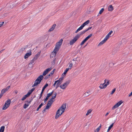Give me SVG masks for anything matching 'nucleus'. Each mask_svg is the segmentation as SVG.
I'll return each mask as SVG.
<instances>
[{
    "label": "nucleus",
    "mask_w": 132,
    "mask_h": 132,
    "mask_svg": "<svg viewBox=\"0 0 132 132\" xmlns=\"http://www.w3.org/2000/svg\"><path fill=\"white\" fill-rule=\"evenodd\" d=\"M11 103V100L10 99H9L6 101L4 104L3 105L2 109L5 110L6 109L8 108L10 104Z\"/></svg>",
    "instance_id": "nucleus-1"
},
{
    "label": "nucleus",
    "mask_w": 132,
    "mask_h": 132,
    "mask_svg": "<svg viewBox=\"0 0 132 132\" xmlns=\"http://www.w3.org/2000/svg\"><path fill=\"white\" fill-rule=\"evenodd\" d=\"M43 76L42 75H40L36 80L35 81V82L38 85L40 84L42 80L43 79Z\"/></svg>",
    "instance_id": "nucleus-2"
},
{
    "label": "nucleus",
    "mask_w": 132,
    "mask_h": 132,
    "mask_svg": "<svg viewBox=\"0 0 132 132\" xmlns=\"http://www.w3.org/2000/svg\"><path fill=\"white\" fill-rule=\"evenodd\" d=\"M123 102L122 100H120L114 105L112 108V110H114L119 106Z\"/></svg>",
    "instance_id": "nucleus-3"
},
{
    "label": "nucleus",
    "mask_w": 132,
    "mask_h": 132,
    "mask_svg": "<svg viewBox=\"0 0 132 132\" xmlns=\"http://www.w3.org/2000/svg\"><path fill=\"white\" fill-rule=\"evenodd\" d=\"M79 38V37L77 36V35H76L71 41H70V45H73L77 40Z\"/></svg>",
    "instance_id": "nucleus-4"
},
{
    "label": "nucleus",
    "mask_w": 132,
    "mask_h": 132,
    "mask_svg": "<svg viewBox=\"0 0 132 132\" xmlns=\"http://www.w3.org/2000/svg\"><path fill=\"white\" fill-rule=\"evenodd\" d=\"M52 69V68L51 67L50 68H48L46 69L45 71L43 72L42 76H44L46 75L49 71H51V70Z\"/></svg>",
    "instance_id": "nucleus-5"
},
{
    "label": "nucleus",
    "mask_w": 132,
    "mask_h": 132,
    "mask_svg": "<svg viewBox=\"0 0 132 132\" xmlns=\"http://www.w3.org/2000/svg\"><path fill=\"white\" fill-rule=\"evenodd\" d=\"M31 50H30L29 52L26 53L24 56V58L25 59H27L31 55Z\"/></svg>",
    "instance_id": "nucleus-6"
},
{
    "label": "nucleus",
    "mask_w": 132,
    "mask_h": 132,
    "mask_svg": "<svg viewBox=\"0 0 132 132\" xmlns=\"http://www.w3.org/2000/svg\"><path fill=\"white\" fill-rule=\"evenodd\" d=\"M61 110V109L60 108H59L57 110L55 116V119H57L61 115V114H60V112Z\"/></svg>",
    "instance_id": "nucleus-7"
},
{
    "label": "nucleus",
    "mask_w": 132,
    "mask_h": 132,
    "mask_svg": "<svg viewBox=\"0 0 132 132\" xmlns=\"http://www.w3.org/2000/svg\"><path fill=\"white\" fill-rule=\"evenodd\" d=\"M87 31L86 29H85V30L83 31H82L80 33H79L77 35V36L79 37V38L80 37L81 35H82L83 34H84Z\"/></svg>",
    "instance_id": "nucleus-8"
},
{
    "label": "nucleus",
    "mask_w": 132,
    "mask_h": 132,
    "mask_svg": "<svg viewBox=\"0 0 132 132\" xmlns=\"http://www.w3.org/2000/svg\"><path fill=\"white\" fill-rule=\"evenodd\" d=\"M63 40L62 39H61L59 42L56 43V45H57V46H59V47H60L61 46Z\"/></svg>",
    "instance_id": "nucleus-9"
},
{
    "label": "nucleus",
    "mask_w": 132,
    "mask_h": 132,
    "mask_svg": "<svg viewBox=\"0 0 132 132\" xmlns=\"http://www.w3.org/2000/svg\"><path fill=\"white\" fill-rule=\"evenodd\" d=\"M48 84L46 83L43 87L42 88V90L41 92V93L42 94H43V92L46 89V88L48 86Z\"/></svg>",
    "instance_id": "nucleus-10"
},
{
    "label": "nucleus",
    "mask_w": 132,
    "mask_h": 132,
    "mask_svg": "<svg viewBox=\"0 0 132 132\" xmlns=\"http://www.w3.org/2000/svg\"><path fill=\"white\" fill-rule=\"evenodd\" d=\"M41 53V51H40L39 52H38L37 54H36L34 57V58L35 59V60H36L39 57L40 54Z\"/></svg>",
    "instance_id": "nucleus-11"
},
{
    "label": "nucleus",
    "mask_w": 132,
    "mask_h": 132,
    "mask_svg": "<svg viewBox=\"0 0 132 132\" xmlns=\"http://www.w3.org/2000/svg\"><path fill=\"white\" fill-rule=\"evenodd\" d=\"M90 92L89 90H87V91H86V92L83 95L84 96V97H86L89 96V95L90 94H88L89 93H90Z\"/></svg>",
    "instance_id": "nucleus-12"
},
{
    "label": "nucleus",
    "mask_w": 132,
    "mask_h": 132,
    "mask_svg": "<svg viewBox=\"0 0 132 132\" xmlns=\"http://www.w3.org/2000/svg\"><path fill=\"white\" fill-rule=\"evenodd\" d=\"M105 86V85L104 83L102 84H101L99 86V87L101 89L105 88L106 87Z\"/></svg>",
    "instance_id": "nucleus-13"
},
{
    "label": "nucleus",
    "mask_w": 132,
    "mask_h": 132,
    "mask_svg": "<svg viewBox=\"0 0 132 132\" xmlns=\"http://www.w3.org/2000/svg\"><path fill=\"white\" fill-rule=\"evenodd\" d=\"M66 104H64L62 105L59 108L61 109V110H65L66 109Z\"/></svg>",
    "instance_id": "nucleus-14"
},
{
    "label": "nucleus",
    "mask_w": 132,
    "mask_h": 132,
    "mask_svg": "<svg viewBox=\"0 0 132 132\" xmlns=\"http://www.w3.org/2000/svg\"><path fill=\"white\" fill-rule=\"evenodd\" d=\"M56 26L55 24H54L52 26L51 28H50L48 30L49 32H50L52 31L55 28V27Z\"/></svg>",
    "instance_id": "nucleus-15"
},
{
    "label": "nucleus",
    "mask_w": 132,
    "mask_h": 132,
    "mask_svg": "<svg viewBox=\"0 0 132 132\" xmlns=\"http://www.w3.org/2000/svg\"><path fill=\"white\" fill-rule=\"evenodd\" d=\"M113 10V7L112 5H110L108 7V10L112 11Z\"/></svg>",
    "instance_id": "nucleus-16"
},
{
    "label": "nucleus",
    "mask_w": 132,
    "mask_h": 132,
    "mask_svg": "<svg viewBox=\"0 0 132 132\" xmlns=\"http://www.w3.org/2000/svg\"><path fill=\"white\" fill-rule=\"evenodd\" d=\"M63 78L64 77H61L59 78L58 80H56L55 81H56L57 82H59L60 83H62V80H63Z\"/></svg>",
    "instance_id": "nucleus-17"
},
{
    "label": "nucleus",
    "mask_w": 132,
    "mask_h": 132,
    "mask_svg": "<svg viewBox=\"0 0 132 132\" xmlns=\"http://www.w3.org/2000/svg\"><path fill=\"white\" fill-rule=\"evenodd\" d=\"M60 48V47H59V46H57V45H56L55 48L53 50L54 51L57 52L58 51H59Z\"/></svg>",
    "instance_id": "nucleus-18"
},
{
    "label": "nucleus",
    "mask_w": 132,
    "mask_h": 132,
    "mask_svg": "<svg viewBox=\"0 0 132 132\" xmlns=\"http://www.w3.org/2000/svg\"><path fill=\"white\" fill-rule=\"evenodd\" d=\"M70 69L71 68H67L64 71V72L62 74V75L65 76L68 71L69 70V69Z\"/></svg>",
    "instance_id": "nucleus-19"
},
{
    "label": "nucleus",
    "mask_w": 132,
    "mask_h": 132,
    "mask_svg": "<svg viewBox=\"0 0 132 132\" xmlns=\"http://www.w3.org/2000/svg\"><path fill=\"white\" fill-rule=\"evenodd\" d=\"M54 101V100H52V99H50L48 101L47 104L51 105Z\"/></svg>",
    "instance_id": "nucleus-20"
},
{
    "label": "nucleus",
    "mask_w": 132,
    "mask_h": 132,
    "mask_svg": "<svg viewBox=\"0 0 132 132\" xmlns=\"http://www.w3.org/2000/svg\"><path fill=\"white\" fill-rule=\"evenodd\" d=\"M106 42V41H105V40L104 39L103 40L100 42V43L97 46H99L103 45V44L105 43Z\"/></svg>",
    "instance_id": "nucleus-21"
},
{
    "label": "nucleus",
    "mask_w": 132,
    "mask_h": 132,
    "mask_svg": "<svg viewBox=\"0 0 132 132\" xmlns=\"http://www.w3.org/2000/svg\"><path fill=\"white\" fill-rule=\"evenodd\" d=\"M71 80H70L67 81L65 83H64V84L65 85L66 87L68 85L69 83L70 82Z\"/></svg>",
    "instance_id": "nucleus-22"
},
{
    "label": "nucleus",
    "mask_w": 132,
    "mask_h": 132,
    "mask_svg": "<svg viewBox=\"0 0 132 132\" xmlns=\"http://www.w3.org/2000/svg\"><path fill=\"white\" fill-rule=\"evenodd\" d=\"M114 123H112L109 127L107 132H108L113 126Z\"/></svg>",
    "instance_id": "nucleus-23"
},
{
    "label": "nucleus",
    "mask_w": 132,
    "mask_h": 132,
    "mask_svg": "<svg viewBox=\"0 0 132 132\" xmlns=\"http://www.w3.org/2000/svg\"><path fill=\"white\" fill-rule=\"evenodd\" d=\"M35 60L33 58L32 60H31L30 63L29 64V65H31V64H32V65L31 66V67H32V65H33L32 64L33 63H34V61H35Z\"/></svg>",
    "instance_id": "nucleus-24"
},
{
    "label": "nucleus",
    "mask_w": 132,
    "mask_h": 132,
    "mask_svg": "<svg viewBox=\"0 0 132 132\" xmlns=\"http://www.w3.org/2000/svg\"><path fill=\"white\" fill-rule=\"evenodd\" d=\"M60 87L61 89H65L67 87L66 86H65L64 84L62 85H60Z\"/></svg>",
    "instance_id": "nucleus-25"
},
{
    "label": "nucleus",
    "mask_w": 132,
    "mask_h": 132,
    "mask_svg": "<svg viewBox=\"0 0 132 132\" xmlns=\"http://www.w3.org/2000/svg\"><path fill=\"white\" fill-rule=\"evenodd\" d=\"M5 127L4 126H2L1 127L0 129V132H4V130Z\"/></svg>",
    "instance_id": "nucleus-26"
},
{
    "label": "nucleus",
    "mask_w": 132,
    "mask_h": 132,
    "mask_svg": "<svg viewBox=\"0 0 132 132\" xmlns=\"http://www.w3.org/2000/svg\"><path fill=\"white\" fill-rule=\"evenodd\" d=\"M87 41V40L85 38L81 43L80 44V45L82 46L84 45V44Z\"/></svg>",
    "instance_id": "nucleus-27"
},
{
    "label": "nucleus",
    "mask_w": 132,
    "mask_h": 132,
    "mask_svg": "<svg viewBox=\"0 0 132 132\" xmlns=\"http://www.w3.org/2000/svg\"><path fill=\"white\" fill-rule=\"evenodd\" d=\"M89 20H88L82 24H84L85 26L86 25L88 24L89 23Z\"/></svg>",
    "instance_id": "nucleus-28"
},
{
    "label": "nucleus",
    "mask_w": 132,
    "mask_h": 132,
    "mask_svg": "<svg viewBox=\"0 0 132 132\" xmlns=\"http://www.w3.org/2000/svg\"><path fill=\"white\" fill-rule=\"evenodd\" d=\"M93 35V34H91L89 35H88L85 38L87 40L90 37L92 36Z\"/></svg>",
    "instance_id": "nucleus-29"
},
{
    "label": "nucleus",
    "mask_w": 132,
    "mask_h": 132,
    "mask_svg": "<svg viewBox=\"0 0 132 132\" xmlns=\"http://www.w3.org/2000/svg\"><path fill=\"white\" fill-rule=\"evenodd\" d=\"M28 97L27 95L26 94L21 99V100L22 101H23L26 98Z\"/></svg>",
    "instance_id": "nucleus-30"
},
{
    "label": "nucleus",
    "mask_w": 132,
    "mask_h": 132,
    "mask_svg": "<svg viewBox=\"0 0 132 132\" xmlns=\"http://www.w3.org/2000/svg\"><path fill=\"white\" fill-rule=\"evenodd\" d=\"M92 111V109H90L88 110L87 111V113L86 114V116L88 115L89 113H91V112Z\"/></svg>",
    "instance_id": "nucleus-31"
},
{
    "label": "nucleus",
    "mask_w": 132,
    "mask_h": 132,
    "mask_svg": "<svg viewBox=\"0 0 132 132\" xmlns=\"http://www.w3.org/2000/svg\"><path fill=\"white\" fill-rule=\"evenodd\" d=\"M104 8H102V9H101L99 13L98 14L97 16H98V15L99 14H102V13L104 11Z\"/></svg>",
    "instance_id": "nucleus-32"
},
{
    "label": "nucleus",
    "mask_w": 132,
    "mask_h": 132,
    "mask_svg": "<svg viewBox=\"0 0 132 132\" xmlns=\"http://www.w3.org/2000/svg\"><path fill=\"white\" fill-rule=\"evenodd\" d=\"M101 127V125L98 127L96 130H95V132H98L100 130V129Z\"/></svg>",
    "instance_id": "nucleus-33"
},
{
    "label": "nucleus",
    "mask_w": 132,
    "mask_h": 132,
    "mask_svg": "<svg viewBox=\"0 0 132 132\" xmlns=\"http://www.w3.org/2000/svg\"><path fill=\"white\" fill-rule=\"evenodd\" d=\"M61 84V83L59 82H57L56 83L55 89H56L59 87H60V85Z\"/></svg>",
    "instance_id": "nucleus-34"
},
{
    "label": "nucleus",
    "mask_w": 132,
    "mask_h": 132,
    "mask_svg": "<svg viewBox=\"0 0 132 132\" xmlns=\"http://www.w3.org/2000/svg\"><path fill=\"white\" fill-rule=\"evenodd\" d=\"M32 93V92L30 90L28 92L26 95L28 97H29Z\"/></svg>",
    "instance_id": "nucleus-35"
},
{
    "label": "nucleus",
    "mask_w": 132,
    "mask_h": 132,
    "mask_svg": "<svg viewBox=\"0 0 132 132\" xmlns=\"http://www.w3.org/2000/svg\"><path fill=\"white\" fill-rule=\"evenodd\" d=\"M29 106L28 104H27V103L26 104V103H25L24 104L23 108L24 109H26L28 106Z\"/></svg>",
    "instance_id": "nucleus-36"
},
{
    "label": "nucleus",
    "mask_w": 132,
    "mask_h": 132,
    "mask_svg": "<svg viewBox=\"0 0 132 132\" xmlns=\"http://www.w3.org/2000/svg\"><path fill=\"white\" fill-rule=\"evenodd\" d=\"M85 26L84 25V24H82L78 28L79 29L80 31V30H82L84 27Z\"/></svg>",
    "instance_id": "nucleus-37"
},
{
    "label": "nucleus",
    "mask_w": 132,
    "mask_h": 132,
    "mask_svg": "<svg viewBox=\"0 0 132 132\" xmlns=\"http://www.w3.org/2000/svg\"><path fill=\"white\" fill-rule=\"evenodd\" d=\"M85 26L84 25V24H82L78 28L79 29L80 31V30H82L84 27Z\"/></svg>",
    "instance_id": "nucleus-38"
},
{
    "label": "nucleus",
    "mask_w": 132,
    "mask_h": 132,
    "mask_svg": "<svg viewBox=\"0 0 132 132\" xmlns=\"http://www.w3.org/2000/svg\"><path fill=\"white\" fill-rule=\"evenodd\" d=\"M85 26L84 25V24H82L78 28L79 29L80 31V30H82L84 27Z\"/></svg>",
    "instance_id": "nucleus-39"
},
{
    "label": "nucleus",
    "mask_w": 132,
    "mask_h": 132,
    "mask_svg": "<svg viewBox=\"0 0 132 132\" xmlns=\"http://www.w3.org/2000/svg\"><path fill=\"white\" fill-rule=\"evenodd\" d=\"M54 92V90H53L52 92H51L48 93V94H47V95L49 97H50L53 94V93Z\"/></svg>",
    "instance_id": "nucleus-40"
},
{
    "label": "nucleus",
    "mask_w": 132,
    "mask_h": 132,
    "mask_svg": "<svg viewBox=\"0 0 132 132\" xmlns=\"http://www.w3.org/2000/svg\"><path fill=\"white\" fill-rule=\"evenodd\" d=\"M51 105H49V104H47L45 108L47 109H48L51 107Z\"/></svg>",
    "instance_id": "nucleus-41"
},
{
    "label": "nucleus",
    "mask_w": 132,
    "mask_h": 132,
    "mask_svg": "<svg viewBox=\"0 0 132 132\" xmlns=\"http://www.w3.org/2000/svg\"><path fill=\"white\" fill-rule=\"evenodd\" d=\"M110 37L109 36L107 35L105 38H104V39L105 40V41H106L109 38V37Z\"/></svg>",
    "instance_id": "nucleus-42"
},
{
    "label": "nucleus",
    "mask_w": 132,
    "mask_h": 132,
    "mask_svg": "<svg viewBox=\"0 0 132 132\" xmlns=\"http://www.w3.org/2000/svg\"><path fill=\"white\" fill-rule=\"evenodd\" d=\"M69 63L70 64V65L69 67L68 68H71L70 69H71V67L72 66L73 64H72L71 61Z\"/></svg>",
    "instance_id": "nucleus-43"
},
{
    "label": "nucleus",
    "mask_w": 132,
    "mask_h": 132,
    "mask_svg": "<svg viewBox=\"0 0 132 132\" xmlns=\"http://www.w3.org/2000/svg\"><path fill=\"white\" fill-rule=\"evenodd\" d=\"M50 75H47L45 77L44 79L45 80L49 78H50Z\"/></svg>",
    "instance_id": "nucleus-44"
},
{
    "label": "nucleus",
    "mask_w": 132,
    "mask_h": 132,
    "mask_svg": "<svg viewBox=\"0 0 132 132\" xmlns=\"http://www.w3.org/2000/svg\"><path fill=\"white\" fill-rule=\"evenodd\" d=\"M116 90V88H114L112 90L110 94L111 95H112L115 92Z\"/></svg>",
    "instance_id": "nucleus-45"
},
{
    "label": "nucleus",
    "mask_w": 132,
    "mask_h": 132,
    "mask_svg": "<svg viewBox=\"0 0 132 132\" xmlns=\"http://www.w3.org/2000/svg\"><path fill=\"white\" fill-rule=\"evenodd\" d=\"M56 53L57 52L53 51L52 53V54L53 55H54V57H55Z\"/></svg>",
    "instance_id": "nucleus-46"
},
{
    "label": "nucleus",
    "mask_w": 132,
    "mask_h": 132,
    "mask_svg": "<svg viewBox=\"0 0 132 132\" xmlns=\"http://www.w3.org/2000/svg\"><path fill=\"white\" fill-rule=\"evenodd\" d=\"M7 91V89H6L5 88L3 89L2 90V92L4 93H5Z\"/></svg>",
    "instance_id": "nucleus-47"
},
{
    "label": "nucleus",
    "mask_w": 132,
    "mask_h": 132,
    "mask_svg": "<svg viewBox=\"0 0 132 132\" xmlns=\"http://www.w3.org/2000/svg\"><path fill=\"white\" fill-rule=\"evenodd\" d=\"M56 59L55 58L54 59L53 61H52V64H54L55 63Z\"/></svg>",
    "instance_id": "nucleus-48"
},
{
    "label": "nucleus",
    "mask_w": 132,
    "mask_h": 132,
    "mask_svg": "<svg viewBox=\"0 0 132 132\" xmlns=\"http://www.w3.org/2000/svg\"><path fill=\"white\" fill-rule=\"evenodd\" d=\"M110 84V82L109 81L107 80V82L105 84V86H106L109 85Z\"/></svg>",
    "instance_id": "nucleus-49"
},
{
    "label": "nucleus",
    "mask_w": 132,
    "mask_h": 132,
    "mask_svg": "<svg viewBox=\"0 0 132 132\" xmlns=\"http://www.w3.org/2000/svg\"><path fill=\"white\" fill-rule=\"evenodd\" d=\"M113 31L112 30L110 31V32L107 35L108 36H110V35L113 33Z\"/></svg>",
    "instance_id": "nucleus-50"
},
{
    "label": "nucleus",
    "mask_w": 132,
    "mask_h": 132,
    "mask_svg": "<svg viewBox=\"0 0 132 132\" xmlns=\"http://www.w3.org/2000/svg\"><path fill=\"white\" fill-rule=\"evenodd\" d=\"M41 107H42L40 105H39V106L38 107L37 109L36 110V111H39V109H40L41 108Z\"/></svg>",
    "instance_id": "nucleus-51"
},
{
    "label": "nucleus",
    "mask_w": 132,
    "mask_h": 132,
    "mask_svg": "<svg viewBox=\"0 0 132 132\" xmlns=\"http://www.w3.org/2000/svg\"><path fill=\"white\" fill-rule=\"evenodd\" d=\"M4 23V22H0V27L3 25Z\"/></svg>",
    "instance_id": "nucleus-52"
},
{
    "label": "nucleus",
    "mask_w": 132,
    "mask_h": 132,
    "mask_svg": "<svg viewBox=\"0 0 132 132\" xmlns=\"http://www.w3.org/2000/svg\"><path fill=\"white\" fill-rule=\"evenodd\" d=\"M37 85H38L34 82V84L32 85V87H34L37 86Z\"/></svg>",
    "instance_id": "nucleus-53"
},
{
    "label": "nucleus",
    "mask_w": 132,
    "mask_h": 132,
    "mask_svg": "<svg viewBox=\"0 0 132 132\" xmlns=\"http://www.w3.org/2000/svg\"><path fill=\"white\" fill-rule=\"evenodd\" d=\"M90 9H91V8H89V10H88V12L87 13L89 14L91 12H93V11H91L90 10Z\"/></svg>",
    "instance_id": "nucleus-54"
},
{
    "label": "nucleus",
    "mask_w": 132,
    "mask_h": 132,
    "mask_svg": "<svg viewBox=\"0 0 132 132\" xmlns=\"http://www.w3.org/2000/svg\"><path fill=\"white\" fill-rule=\"evenodd\" d=\"M92 27H89L88 28L86 29V30H87V31L88 30H90V29H92Z\"/></svg>",
    "instance_id": "nucleus-55"
},
{
    "label": "nucleus",
    "mask_w": 132,
    "mask_h": 132,
    "mask_svg": "<svg viewBox=\"0 0 132 132\" xmlns=\"http://www.w3.org/2000/svg\"><path fill=\"white\" fill-rule=\"evenodd\" d=\"M57 82H56V81H55L54 83L53 84V85L52 86V87L53 86V87H54L55 86Z\"/></svg>",
    "instance_id": "nucleus-56"
},
{
    "label": "nucleus",
    "mask_w": 132,
    "mask_h": 132,
    "mask_svg": "<svg viewBox=\"0 0 132 132\" xmlns=\"http://www.w3.org/2000/svg\"><path fill=\"white\" fill-rule=\"evenodd\" d=\"M56 96H52V98H51V99H52V100H53V99H54L55 98H56Z\"/></svg>",
    "instance_id": "nucleus-57"
},
{
    "label": "nucleus",
    "mask_w": 132,
    "mask_h": 132,
    "mask_svg": "<svg viewBox=\"0 0 132 132\" xmlns=\"http://www.w3.org/2000/svg\"><path fill=\"white\" fill-rule=\"evenodd\" d=\"M47 109L45 108L42 111V113H44L45 112V111Z\"/></svg>",
    "instance_id": "nucleus-58"
},
{
    "label": "nucleus",
    "mask_w": 132,
    "mask_h": 132,
    "mask_svg": "<svg viewBox=\"0 0 132 132\" xmlns=\"http://www.w3.org/2000/svg\"><path fill=\"white\" fill-rule=\"evenodd\" d=\"M43 94H41L40 93V94L39 97V99H40L41 98L43 95Z\"/></svg>",
    "instance_id": "nucleus-59"
},
{
    "label": "nucleus",
    "mask_w": 132,
    "mask_h": 132,
    "mask_svg": "<svg viewBox=\"0 0 132 132\" xmlns=\"http://www.w3.org/2000/svg\"><path fill=\"white\" fill-rule=\"evenodd\" d=\"M35 88H33L31 89L30 90L32 92L35 90Z\"/></svg>",
    "instance_id": "nucleus-60"
},
{
    "label": "nucleus",
    "mask_w": 132,
    "mask_h": 132,
    "mask_svg": "<svg viewBox=\"0 0 132 132\" xmlns=\"http://www.w3.org/2000/svg\"><path fill=\"white\" fill-rule=\"evenodd\" d=\"M10 87V86H8L6 87L5 88L7 89V90L9 89V88Z\"/></svg>",
    "instance_id": "nucleus-61"
},
{
    "label": "nucleus",
    "mask_w": 132,
    "mask_h": 132,
    "mask_svg": "<svg viewBox=\"0 0 132 132\" xmlns=\"http://www.w3.org/2000/svg\"><path fill=\"white\" fill-rule=\"evenodd\" d=\"M55 70H56V69H53V71H52L51 72H52L54 74V72L55 71Z\"/></svg>",
    "instance_id": "nucleus-62"
},
{
    "label": "nucleus",
    "mask_w": 132,
    "mask_h": 132,
    "mask_svg": "<svg viewBox=\"0 0 132 132\" xmlns=\"http://www.w3.org/2000/svg\"><path fill=\"white\" fill-rule=\"evenodd\" d=\"M53 74L51 72L48 75H50V77Z\"/></svg>",
    "instance_id": "nucleus-63"
},
{
    "label": "nucleus",
    "mask_w": 132,
    "mask_h": 132,
    "mask_svg": "<svg viewBox=\"0 0 132 132\" xmlns=\"http://www.w3.org/2000/svg\"><path fill=\"white\" fill-rule=\"evenodd\" d=\"M80 30H79V29L78 28L77 30H76V31H75V33H77L78 31H80Z\"/></svg>",
    "instance_id": "nucleus-64"
}]
</instances>
